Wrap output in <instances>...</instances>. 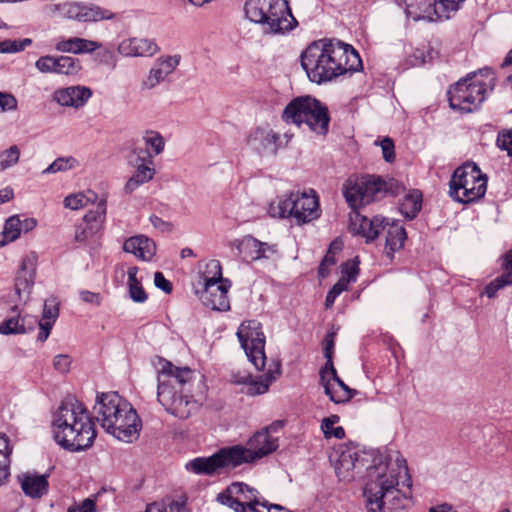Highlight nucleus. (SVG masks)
<instances>
[{
    "label": "nucleus",
    "instance_id": "1",
    "mask_svg": "<svg viewBox=\"0 0 512 512\" xmlns=\"http://www.w3.org/2000/svg\"><path fill=\"white\" fill-rule=\"evenodd\" d=\"M410 492L412 482L406 460L397 457L394 462L380 461L368 469V481L364 496L369 512H403L411 504L410 496L399 486Z\"/></svg>",
    "mask_w": 512,
    "mask_h": 512
},
{
    "label": "nucleus",
    "instance_id": "2",
    "mask_svg": "<svg viewBox=\"0 0 512 512\" xmlns=\"http://www.w3.org/2000/svg\"><path fill=\"white\" fill-rule=\"evenodd\" d=\"M300 61L309 80L317 84L356 72L362 65L358 52L351 45L332 40L311 43L302 52Z\"/></svg>",
    "mask_w": 512,
    "mask_h": 512
},
{
    "label": "nucleus",
    "instance_id": "3",
    "mask_svg": "<svg viewBox=\"0 0 512 512\" xmlns=\"http://www.w3.org/2000/svg\"><path fill=\"white\" fill-rule=\"evenodd\" d=\"M157 374V401L165 411L179 419L196 413L200 403L192 394L196 372L189 367H177L166 360L160 361Z\"/></svg>",
    "mask_w": 512,
    "mask_h": 512
},
{
    "label": "nucleus",
    "instance_id": "4",
    "mask_svg": "<svg viewBox=\"0 0 512 512\" xmlns=\"http://www.w3.org/2000/svg\"><path fill=\"white\" fill-rule=\"evenodd\" d=\"M52 433L55 442L71 452L90 448L97 435L87 408L75 398L64 400L53 414Z\"/></svg>",
    "mask_w": 512,
    "mask_h": 512
},
{
    "label": "nucleus",
    "instance_id": "5",
    "mask_svg": "<svg viewBox=\"0 0 512 512\" xmlns=\"http://www.w3.org/2000/svg\"><path fill=\"white\" fill-rule=\"evenodd\" d=\"M96 420L120 441L132 443L137 440L142 427L141 419L130 403L117 392L98 394L93 407Z\"/></svg>",
    "mask_w": 512,
    "mask_h": 512
},
{
    "label": "nucleus",
    "instance_id": "6",
    "mask_svg": "<svg viewBox=\"0 0 512 512\" xmlns=\"http://www.w3.org/2000/svg\"><path fill=\"white\" fill-rule=\"evenodd\" d=\"M244 13L265 34H284L298 25L287 0H246Z\"/></svg>",
    "mask_w": 512,
    "mask_h": 512
},
{
    "label": "nucleus",
    "instance_id": "7",
    "mask_svg": "<svg viewBox=\"0 0 512 512\" xmlns=\"http://www.w3.org/2000/svg\"><path fill=\"white\" fill-rule=\"evenodd\" d=\"M282 119L298 127L304 124L318 135H326L329 130L330 116L327 106L310 95L291 100L283 110Z\"/></svg>",
    "mask_w": 512,
    "mask_h": 512
},
{
    "label": "nucleus",
    "instance_id": "8",
    "mask_svg": "<svg viewBox=\"0 0 512 512\" xmlns=\"http://www.w3.org/2000/svg\"><path fill=\"white\" fill-rule=\"evenodd\" d=\"M269 213L273 217L292 218L296 224L303 225L320 217L319 199L315 192H290L272 203Z\"/></svg>",
    "mask_w": 512,
    "mask_h": 512
},
{
    "label": "nucleus",
    "instance_id": "9",
    "mask_svg": "<svg viewBox=\"0 0 512 512\" xmlns=\"http://www.w3.org/2000/svg\"><path fill=\"white\" fill-rule=\"evenodd\" d=\"M389 192L392 184L376 175H352L343 184V195L354 210L381 200Z\"/></svg>",
    "mask_w": 512,
    "mask_h": 512
},
{
    "label": "nucleus",
    "instance_id": "10",
    "mask_svg": "<svg viewBox=\"0 0 512 512\" xmlns=\"http://www.w3.org/2000/svg\"><path fill=\"white\" fill-rule=\"evenodd\" d=\"M487 176L475 163H465L455 169L449 182V195L459 203H472L484 197Z\"/></svg>",
    "mask_w": 512,
    "mask_h": 512
},
{
    "label": "nucleus",
    "instance_id": "11",
    "mask_svg": "<svg viewBox=\"0 0 512 512\" xmlns=\"http://www.w3.org/2000/svg\"><path fill=\"white\" fill-rule=\"evenodd\" d=\"M217 501L235 512H291L278 504H269L256 489L240 482L219 493Z\"/></svg>",
    "mask_w": 512,
    "mask_h": 512
},
{
    "label": "nucleus",
    "instance_id": "12",
    "mask_svg": "<svg viewBox=\"0 0 512 512\" xmlns=\"http://www.w3.org/2000/svg\"><path fill=\"white\" fill-rule=\"evenodd\" d=\"M465 0H396L405 5L408 17L418 20H446L455 14Z\"/></svg>",
    "mask_w": 512,
    "mask_h": 512
},
{
    "label": "nucleus",
    "instance_id": "13",
    "mask_svg": "<svg viewBox=\"0 0 512 512\" xmlns=\"http://www.w3.org/2000/svg\"><path fill=\"white\" fill-rule=\"evenodd\" d=\"M471 79L469 74L448 90V101L453 110L469 113L476 110L485 100L486 84Z\"/></svg>",
    "mask_w": 512,
    "mask_h": 512
},
{
    "label": "nucleus",
    "instance_id": "14",
    "mask_svg": "<svg viewBox=\"0 0 512 512\" xmlns=\"http://www.w3.org/2000/svg\"><path fill=\"white\" fill-rule=\"evenodd\" d=\"M236 334L249 361L257 370H262L266 361L264 351L266 341L261 323L257 320L244 321Z\"/></svg>",
    "mask_w": 512,
    "mask_h": 512
},
{
    "label": "nucleus",
    "instance_id": "15",
    "mask_svg": "<svg viewBox=\"0 0 512 512\" xmlns=\"http://www.w3.org/2000/svg\"><path fill=\"white\" fill-rule=\"evenodd\" d=\"M45 10L52 16L76 20L79 22H97L113 19L115 14L94 4L63 2L46 5Z\"/></svg>",
    "mask_w": 512,
    "mask_h": 512
},
{
    "label": "nucleus",
    "instance_id": "16",
    "mask_svg": "<svg viewBox=\"0 0 512 512\" xmlns=\"http://www.w3.org/2000/svg\"><path fill=\"white\" fill-rule=\"evenodd\" d=\"M278 438L269 435L267 431L256 432L247 442L246 446H231L237 461V466L253 463L277 450Z\"/></svg>",
    "mask_w": 512,
    "mask_h": 512
},
{
    "label": "nucleus",
    "instance_id": "17",
    "mask_svg": "<svg viewBox=\"0 0 512 512\" xmlns=\"http://www.w3.org/2000/svg\"><path fill=\"white\" fill-rule=\"evenodd\" d=\"M237 461L231 447L220 449L209 457H197L186 464V468L195 473L212 475L222 468H236Z\"/></svg>",
    "mask_w": 512,
    "mask_h": 512
},
{
    "label": "nucleus",
    "instance_id": "18",
    "mask_svg": "<svg viewBox=\"0 0 512 512\" xmlns=\"http://www.w3.org/2000/svg\"><path fill=\"white\" fill-rule=\"evenodd\" d=\"M36 69L45 74H59L74 76L79 73L82 66L78 59L70 56L44 55L35 62Z\"/></svg>",
    "mask_w": 512,
    "mask_h": 512
},
{
    "label": "nucleus",
    "instance_id": "19",
    "mask_svg": "<svg viewBox=\"0 0 512 512\" xmlns=\"http://www.w3.org/2000/svg\"><path fill=\"white\" fill-rule=\"evenodd\" d=\"M106 219V200L101 199L95 210L88 211L83 221L75 229V241L83 243L96 235L103 228Z\"/></svg>",
    "mask_w": 512,
    "mask_h": 512
},
{
    "label": "nucleus",
    "instance_id": "20",
    "mask_svg": "<svg viewBox=\"0 0 512 512\" xmlns=\"http://www.w3.org/2000/svg\"><path fill=\"white\" fill-rule=\"evenodd\" d=\"M181 55H163L156 59L154 66L149 70L147 77L142 81L144 90H151L161 84L179 66Z\"/></svg>",
    "mask_w": 512,
    "mask_h": 512
},
{
    "label": "nucleus",
    "instance_id": "21",
    "mask_svg": "<svg viewBox=\"0 0 512 512\" xmlns=\"http://www.w3.org/2000/svg\"><path fill=\"white\" fill-rule=\"evenodd\" d=\"M231 287V281L225 279L219 284H206L200 293L202 303L213 310L227 311L230 309L228 291Z\"/></svg>",
    "mask_w": 512,
    "mask_h": 512
},
{
    "label": "nucleus",
    "instance_id": "22",
    "mask_svg": "<svg viewBox=\"0 0 512 512\" xmlns=\"http://www.w3.org/2000/svg\"><path fill=\"white\" fill-rule=\"evenodd\" d=\"M38 323L36 316L29 314L21 315L18 306H13L10 309L8 317L0 324V334H26L35 329Z\"/></svg>",
    "mask_w": 512,
    "mask_h": 512
},
{
    "label": "nucleus",
    "instance_id": "23",
    "mask_svg": "<svg viewBox=\"0 0 512 512\" xmlns=\"http://www.w3.org/2000/svg\"><path fill=\"white\" fill-rule=\"evenodd\" d=\"M92 96V90L86 86L76 85L58 88L53 92L52 99L62 107H83Z\"/></svg>",
    "mask_w": 512,
    "mask_h": 512
},
{
    "label": "nucleus",
    "instance_id": "24",
    "mask_svg": "<svg viewBox=\"0 0 512 512\" xmlns=\"http://www.w3.org/2000/svg\"><path fill=\"white\" fill-rule=\"evenodd\" d=\"M374 465H371L373 467ZM363 467H366L364 458H359L356 451L350 449L343 450L335 464V472L341 481H351L355 478V473H359ZM370 466H367V470Z\"/></svg>",
    "mask_w": 512,
    "mask_h": 512
},
{
    "label": "nucleus",
    "instance_id": "25",
    "mask_svg": "<svg viewBox=\"0 0 512 512\" xmlns=\"http://www.w3.org/2000/svg\"><path fill=\"white\" fill-rule=\"evenodd\" d=\"M37 255L30 253L21 262L19 272L15 279V291L20 299L28 297L32 291L36 273Z\"/></svg>",
    "mask_w": 512,
    "mask_h": 512
},
{
    "label": "nucleus",
    "instance_id": "26",
    "mask_svg": "<svg viewBox=\"0 0 512 512\" xmlns=\"http://www.w3.org/2000/svg\"><path fill=\"white\" fill-rule=\"evenodd\" d=\"M160 50L153 39L128 38L120 42L118 52L125 57H152Z\"/></svg>",
    "mask_w": 512,
    "mask_h": 512
},
{
    "label": "nucleus",
    "instance_id": "27",
    "mask_svg": "<svg viewBox=\"0 0 512 512\" xmlns=\"http://www.w3.org/2000/svg\"><path fill=\"white\" fill-rule=\"evenodd\" d=\"M385 220L380 216L368 218L357 213L355 218L351 220L350 227L354 234L362 236L366 239V242H371L381 233Z\"/></svg>",
    "mask_w": 512,
    "mask_h": 512
},
{
    "label": "nucleus",
    "instance_id": "28",
    "mask_svg": "<svg viewBox=\"0 0 512 512\" xmlns=\"http://www.w3.org/2000/svg\"><path fill=\"white\" fill-rule=\"evenodd\" d=\"M381 232L385 235V253L392 259L394 253L404 246L407 238L406 231L399 221L388 222L385 220Z\"/></svg>",
    "mask_w": 512,
    "mask_h": 512
},
{
    "label": "nucleus",
    "instance_id": "29",
    "mask_svg": "<svg viewBox=\"0 0 512 512\" xmlns=\"http://www.w3.org/2000/svg\"><path fill=\"white\" fill-rule=\"evenodd\" d=\"M231 247L236 249L238 255L244 260H258L265 256V248L269 245L261 242L251 235H247L242 239H236L230 243Z\"/></svg>",
    "mask_w": 512,
    "mask_h": 512
},
{
    "label": "nucleus",
    "instance_id": "30",
    "mask_svg": "<svg viewBox=\"0 0 512 512\" xmlns=\"http://www.w3.org/2000/svg\"><path fill=\"white\" fill-rule=\"evenodd\" d=\"M102 44L79 37L64 38L59 37L55 42V50L62 53L84 54L92 53L101 48Z\"/></svg>",
    "mask_w": 512,
    "mask_h": 512
},
{
    "label": "nucleus",
    "instance_id": "31",
    "mask_svg": "<svg viewBox=\"0 0 512 512\" xmlns=\"http://www.w3.org/2000/svg\"><path fill=\"white\" fill-rule=\"evenodd\" d=\"M123 249L143 261H149L156 253V244L150 238L138 235L127 239L124 242Z\"/></svg>",
    "mask_w": 512,
    "mask_h": 512
},
{
    "label": "nucleus",
    "instance_id": "32",
    "mask_svg": "<svg viewBox=\"0 0 512 512\" xmlns=\"http://www.w3.org/2000/svg\"><path fill=\"white\" fill-rule=\"evenodd\" d=\"M18 480L26 496L41 498L48 492L47 475L24 473L18 476Z\"/></svg>",
    "mask_w": 512,
    "mask_h": 512
},
{
    "label": "nucleus",
    "instance_id": "33",
    "mask_svg": "<svg viewBox=\"0 0 512 512\" xmlns=\"http://www.w3.org/2000/svg\"><path fill=\"white\" fill-rule=\"evenodd\" d=\"M130 166L135 171L125 184L126 193L134 192L141 185L151 181L155 175L154 162H140L138 165Z\"/></svg>",
    "mask_w": 512,
    "mask_h": 512
},
{
    "label": "nucleus",
    "instance_id": "34",
    "mask_svg": "<svg viewBox=\"0 0 512 512\" xmlns=\"http://www.w3.org/2000/svg\"><path fill=\"white\" fill-rule=\"evenodd\" d=\"M503 259V268L505 272L496 277L485 287V294L489 298L495 297L496 293L500 289L512 285V248L504 254Z\"/></svg>",
    "mask_w": 512,
    "mask_h": 512
},
{
    "label": "nucleus",
    "instance_id": "35",
    "mask_svg": "<svg viewBox=\"0 0 512 512\" xmlns=\"http://www.w3.org/2000/svg\"><path fill=\"white\" fill-rule=\"evenodd\" d=\"M275 379L274 373L269 371L256 379H253L251 376H246L235 381L246 385L244 392L247 395L255 396L266 393Z\"/></svg>",
    "mask_w": 512,
    "mask_h": 512
},
{
    "label": "nucleus",
    "instance_id": "36",
    "mask_svg": "<svg viewBox=\"0 0 512 512\" xmlns=\"http://www.w3.org/2000/svg\"><path fill=\"white\" fill-rule=\"evenodd\" d=\"M320 383L324 388L325 394L336 404L348 402L353 398V394H348L343 388H338L331 379L328 378V368L323 367L320 370Z\"/></svg>",
    "mask_w": 512,
    "mask_h": 512
},
{
    "label": "nucleus",
    "instance_id": "37",
    "mask_svg": "<svg viewBox=\"0 0 512 512\" xmlns=\"http://www.w3.org/2000/svg\"><path fill=\"white\" fill-rule=\"evenodd\" d=\"M127 274L130 298L136 303H144L147 300L148 295L141 282L137 279L138 268L136 266L130 267Z\"/></svg>",
    "mask_w": 512,
    "mask_h": 512
},
{
    "label": "nucleus",
    "instance_id": "38",
    "mask_svg": "<svg viewBox=\"0 0 512 512\" xmlns=\"http://www.w3.org/2000/svg\"><path fill=\"white\" fill-rule=\"evenodd\" d=\"M422 207V194L419 191H413L407 194L401 205V213L408 219H414Z\"/></svg>",
    "mask_w": 512,
    "mask_h": 512
},
{
    "label": "nucleus",
    "instance_id": "39",
    "mask_svg": "<svg viewBox=\"0 0 512 512\" xmlns=\"http://www.w3.org/2000/svg\"><path fill=\"white\" fill-rule=\"evenodd\" d=\"M201 277L203 280V286H206V284H219L221 281L226 279L222 276V267L220 261L216 259H212L206 263Z\"/></svg>",
    "mask_w": 512,
    "mask_h": 512
},
{
    "label": "nucleus",
    "instance_id": "40",
    "mask_svg": "<svg viewBox=\"0 0 512 512\" xmlns=\"http://www.w3.org/2000/svg\"><path fill=\"white\" fill-rule=\"evenodd\" d=\"M12 452L9 446V440L4 434H0V485L9 476L10 454Z\"/></svg>",
    "mask_w": 512,
    "mask_h": 512
},
{
    "label": "nucleus",
    "instance_id": "41",
    "mask_svg": "<svg viewBox=\"0 0 512 512\" xmlns=\"http://www.w3.org/2000/svg\"><path fill=\"white\" fill-rule=\"evenodd\" d=\"M97 199V195L88 191L87 193H76L65 197L64 206L71 210H78L86 207L89 203L94 202Z\"/></svg>",
    "mask_w": 512,
    "mask_h": 512
},
{
    "label": "nucleus",
    "instance_id": "42",
    "mask_svg": "<svg viewBox=\"0 0 512 512\" xmlns=\"http://www.w3.org/2000/svg\"><path fill=\"white\" fill-rule=\"evenodd\" d=\"M21 234V219L18 215L8 218L4 225V230L0 233L3 246L9 242L15 241Z\"/></svg>",
    "mask_w": 512,
    "mask_h": 512
},
{
    "label": "nucleus",
    "instance_id": "43",
    "mask_svg": "<svg viewBox=\"0 0 512 512\" xmlns=\"http://www.w3.org/2000/svg\"><path fill=\"white\" fill-rule=\"evenodd\" d=\"M145 148H148L153 157L161 154L164 150L165 142L160 133L155 131H146L143 136Z\"/></svg>",
    "mask_w": 512,
    "mask_h": 512
},
{
    "label": "nucleus",
    "instance_id": "44",
    "mask_svg": "<svg viewBox=\"0 0 512 512\" xmlns=\"http://www.w3.org/2000/svg\"><path fill=\"white\" fill-rule=\"evenodd\" d=\"M78 166V161L72 157H59L54 160L46 169L43 174H53L61 171H67Z\"/></svg>",
    "mask_w": 512,
    "mask_h": 512
},
{
    "label": "nucleus",
    "instance_id": "45",
    "mask_svg": "<svg viewBox=\"0 0 512 512\" xmlns=\"http://www.w3.org/2000/svg\"><path fill=\"white\" fill-rule=\"evenodd\" d=\"M20 158V149L17 145H12L8 149L0 152V170L4 171L16 165Z\"/></svg>",
    "mask_w": 512,
    "mask_h": 512
},
{
    "label": "nucleus",
    "instance_id": "46",
    "mask_svg": "<svg viewBox=\"0 0 512 512\" xmlns=\"http://www.w3.org/2000/svg\"><path fill=\"white\" fill-rule=\"evenodd\" d=\"M127 161L129 165H138L140 162H153V154L148 148L134 146L127 156Z\"/></svg>",
    "mask_w": 512,
    "mask_h": 512
},
{
    "label": "nucleus",
    "instance_id": "47",
    "mask_svg": "<svg viewBox=\"0 0 512 512\" xmlns=\"http://www.w3.org/2000/svg\"><path fill=\"white\" fill-rule=\"evenodd\" d=\"M31 44L32 40L30 38L22 40H4L0 42V53H17L23 51Z\"/></svg>",
    "mask_w": 512,
    "mask_h": 512
},
{
    "label": "nucleus",
    "instance_id": "48",
    "mask_svg": "<svg viewBox=\"0 0 512 512\" xmlns=\"http://www.w3.org/2000/svg\"><path fill=\"white\" fill-rule=\"evenodd\" d=\"M59 316V303L55 297H50L45 300L43 312H42V320L43 322L51 321L53 325L56 319Z\"/></svg>",
    "mask_w": 512,
    "mask_h": 512
},
{
    "label": "nucleus",
    "instance_id": "49",
    "mask_svg": "<svg viewBox=\"0 0 512 512\" xmlns=\"http://www.w3.org/2000/svg\"><path fill=\"white\" fill-rule=\"evenodd\" d=\"M496 144L500 149L507 151L508 156H512V129L499 133Z\"/></svg>",
    "mask_w": 512,
    "mask_h": 512
},
{
    "label": "nucleus",
    "instance_id": "50",
    "mask_svg": "<svg viewBox=\"0 0 512 512\" xmlns=\"http://www.w3.org/2000/svg\"><path fill=\"white\" fill-rule=\"evenodd\" d=\"M334 349V333H329L326 335L324 340V356L327 359L326 365L328 369L333 368L332 354Z\"/></svg>",
    "mask_w": 512,
    "mask_h": 512
},
{
    "label": "nucleus",
    "instance_id": "51",
    "mask_svg": "<svg viewBox=\"0 0 512 512\" xmlns=\"http://www.w3.org/2000/svg\"><path fill=\"white\" fill-rule=\"evenodd\" d=\"M18 101L14 95L6 92H0V108L4 111H14L17 109Z\"/></svg>",
    "mask_w": 512,
    "mask_h": 512
},
{
    "label": "nucleus",
    "instance_id": "52",
    "mask_svg": "<svg viewBox=\"0 0 512 512\" xmlns=\"http://www.w3.org/2000/svg\"><path fill=\"white\" fill-rule=\"evenodd\" d=\"M67 512H96V503L93 499L87 498L80 504L69 506Z\"/></svg>",
    "mask_w": 512,
    "mask_h": 512
},
{
    "label": "nucleus",
    "instance_id": "53",
    "mask_svg": "<svg viewBox=\"0 0 512 512\" xmlns=\"http://www.w3.org/2000/svg\"><path fill=\"white\" fill-rule=\"evenodd\" d=\"M336 263L335 255L327 252L318 269L319 276L325 278L330 272V267Z\"/></svg>",
    "mask_w": 512,
    "mask_h": 512
},
{
    "label": "nucleus",
    "instance_id": "54",
    "mask_svg": "<svg viewBox=\"0 0 512 512\" xmlns=\"http://www.w3.org/2000/svg\"><path fill=\"white\" fill-rule=\"evenodd\" d=\"M53 366L57 371L66 373L70 369L71 358L65 354L56 355L53 360Z\"/></svg>",
    "mask_w": 512,
    "mask_h": 512
},
{
    "label": "nucleus",
    "instance_id": "55",
    "mask_svg": "<svg viewBox=\"0 0 512 512\" xmlns=\"http://www.w3.org/2000/svg\"><path fill=\"white\" fill-rule=\"evenodd\" d=\"M154 284L158 289H161L166 294H170L172 292V283L164 277L162 272H156L154 274Z\"/></svg>",
    "mask_w": 512,
    "mask_h": 512
},
{
    "label": "nucleus",
    "instance_id": "56",
    "mask_svg": "<svg viewBox=\"0 0 512 512\" xmlns=\"http://www.w3.org/2000/svg\"><path fill=\"white\" fill-rule=\"evenodd\" d=\"M381 148L383 152V158L387 162H392L395 159L394 153V143L390 138H384L381 143Z\"/></svg>",
    "mask_w": 512,
    "mask_h": 512
},
{
    "label": "nucleus",
    "instance_id": "57",
    "mask_svg": "<svg viewBox=\"0 0 512 512\" xmlns=\"http://www.w3.org/2000/svg\"><path fill=\"white\" fill-rule=\"evenodd\" d=\"M328 378L331 379L332 383H334L338 388H343L348 394H356L355 390L350 389L337 375L336 369L330 368L328 369Z\"/></svg>",
    "mask_w": 512,
    "mask_h": 512
},
{
    "label": "nucleus",
    "instance_id": "58",
    "mask_svg": "<svg viewBox=\"0 0 512 512\" xmlns=\"http://www.w3.org/2000/svg\"><path fill=\"white\" fill-rule=\"evenodd\" d=\"M80 298L85 303H90L95 306H99L102 301V297L99 293L83 290L80 292Z\"/></svg>",
    "mask_w": 512,
    "mask_h": 512
},
{
    "label": "nucleus",
    "instance_id": "59",
    "mask_svg": "<svg viewBox=\"0 0 512 512\" xmlns=\"http://www.w3.org/2000/svg\"><path fill=\"white\" fill-rule=\"evenodd\" d=\"M177 505L170 504L169 508H167L164 504L153 502L147 505L146 510L144 512H176Z\"/></svg>",
    "mask_w": 512,
    "mask_h": 512
},
{
    "label": "nucleus",
    "instance_id": "60",
    "mask_svg": "<svg viewBox=\"0 0 512 512\" xmlns=\"http://www.w3.org/2000/svg\"><path fill=\"white\" fill-rule=\"evenodd\" d=\"M37 324L39 326V332L37 335V339L41 342H44L49 337L53 325L51 324V321H46V322L38 321Z\"/></svg>",
    "mask_w": 512,
    "mask_h": 512
},
{
    "label": "nucleus",
    "instance_id": "61",
    "mask_svg": "<svg viewBox=\"0 0 512 512\" xmlns=\"http://www.w3.org/2000/svg\"><path fill=\"white\" fill-rule=\"evenodd\" d=\"M358 272H359V268L355 263H346L343 266V270H342L343 276H345L346 279L349 280V282L356 281V276H357Z\"/></svg>",
    "mask_w": 512,
    "mask_h": 512
},
{
    "label": "nucleus",
    "instance_id": "62",
    "mask_svg": "<svg viewBox=\"0 0 512 512\" xmlns=\"http://www.w3.org/2000/svg\"><path fill=\"white\" fill-rule=\"evenodd\" d=\"M339 419L338 415H331L322 420L321 429L325 436H329L330 430H332L334 425L339 422Z\"/></svg>",
    "mask_w": 512,
    "mask_h": 512
},
{
    "label": "nucleus",
    "instance_id": "63",
    "mask_svg": "<svg viewBox=\"0 0 512 512\" xmlns=\"http://www.w3.org/2000/svg\"><path fill=\"white\" fill-rule=\"evenodd\" d=\"M349 283V280H347L345 276H342L330 290H332L333 294L339 296L342 292L348 289Z\"/></svg>",
    "mask_w": 512,
    "mask_h": 512
},
{
    "label": "nucleus",
    "instance_id": "64",
    "mask_svg": "<svg viewBox=\"0 0 512 512\" xmlns=\"http://www.w3.org/2000/svg\"><path fill=\"white\" fill-rule=\"evenodd\" d=\"M349 283V280H347L345 276H342L330 290H332L333 294L339 296L342 292L348 289Z\"/></svg>",
    "mask_w": 512,
    "mask_h": 512
}]
</instances>
